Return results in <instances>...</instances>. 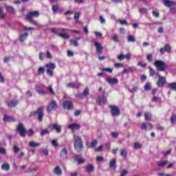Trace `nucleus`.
I'll use <instances>...</instances> for the list:
<instances>
[{"label":"nucleus","mask_w":176,"mask_h":176,"mask_svg":"<svg viewBox=\"0 0 176 176\" xmlns=\"http://www.w3.org/2000/svg\"><path fill=\"white\" fill-rule=\"evenodd\" d=\"M73 140L74 141V148L77 152H80L83 148V142L80 136L74 135Z\"/></svg>","instance_id":"nucleus-1"},{"label":"nucleus","mask_w":176,"mask_h":176,"mask_svg":"<svg viewBox=\"0 0 176 176\" xmlns=\"http://www.w3.org/2000/svg\"><path fill=\"white\" fill-rule=\"evenodd\" d=\"M107 98H108V94L105 91H102V96L97 98L96 102L100 107L105 105V102H107Z\"/></svg>","instance_id":"nucleus-2"},{"label":"nucleus","mask_w":176,"mask_h":176,"mask_svg":"<svg viewBox=\"0 0 176 176\" xmlns=\"http://www.w3.org/2000/svg\"><path fill=\"white\" fill-rule=\"evenodd\" d=\"M153 65L156 67L157 71H160L161 72H164V71H166V68H167V65H166V63L160 60H158L154 62Z\"/></svg>","instance_id":"nucleus-3"},{"label":"nucleus","mask_w":176,"mask_h":176,"mask_svg":"<svg viewBox=\"0 0 176 176\" xmlns=\"http://www.w3.org/2000/svg\"><path fill=\"white\" fill-rule=\"evenodd\" d=\"M34 115H38V122H42V120H43V108L38 107L35 111L31 112L30 114V118L34 116Z\"/></svg>","instance_id":"nucleus-4"},{"label":"nucleus","mask_w":176,"mask_h":176,"mask_svg":"<svg viewBox=\"0 0 176 176\" xmlns=\"http://www.w3.org/2000/svg\"><path fill=\"white\" fill-rule=\"evenodd\" d=\"M45 68H46V72L47 74L49 75L50 76H53L54 69H56V63H49L45 65Z\"/></svg>","instance_id":"nucleus-5"},{"label":"nucleus","mask_w":176,"mask_h":176,"mask_svg":"<svg viewBox=\"0 0 176 176\" xmlns=\"http://www.w3.org/2000/svg\"><path fill=\"white\" fill-rule=\"evenodd\" d=\"M58 108V104L56 100H52L50 102L47 106V111L48 113H52V111H56Z\"/></svg>","instance_id":"nucleus-6"},{"label":"nucleus","mask_w":176,"mask_h":176,"mask_svg":"<svg viewBox=\"0 0 176 176\" xmlns=\"http://www.w3.org/2000/svg\"><path fill=\"white\" fill-rule=\"evenodd\" d=\"M16 131L19 133L20 137L22 138H25L27 135V130L24 128V124L23 123H19L16 126Z\"/></svg>","instance_id":"nucleus-7"},{"label":"nucleus","mask_w":176,"mask_h":176,"mask_svg":"<svg viewBox=\"0 0 176 176\" xmlns=\"http://www.w3.org/2000/svg\"><path fill=\"white\" fill-rule=\"evenodd\" d=\"M155 74H156L155 79L158 78V80L157 81V86L158 87H163V86L166 85V77H163L160 76L159 73H155Z\"/></svg>","instance_id":"nucleus-8"},{"label":"nucleus","mask_w":176,"mask_h":176,"mask_svg":"<svg viewBox=\"0 0 176 176\" xmlns=\"http://www.w3.org/2000/svg\"><path fill=\"white\" fill-rule=\"evenodd\" d=\"M109 108L111 109V115L113 118H116L120 115V109L118 106L110 105Z\"/></svg>","instance_id":"nucleus-9"},{"label":"nucleus","mask_w":176,"mask_h":176,"mask_svg":"<svg viewBox=\"0 0 176 176\" xmlns=\"http://www.w3.org/2000/svg\"><path fill=\"white\" fill-rule=\"evenodd\" d=\"M49 129L51 131H52V130H56V133H58V134H60V133H61V125H59L57 123H54V124L50 125Z\"/></svg>","instance_id":"nucleus-10"},{"label":"nucleus","mask_w":176,"mask_h":176,"mask_svg":"<svg viewBox=\"0 0 176 176\" xmlns=\"http://www.w3.org/2000/svg\"><path fill=\"white\" fill-rule=\"evenodd\" d=\"M38 16H39V12H30L26 15V20H28V21H31V20H32V17H38Z\"/></svg>","instance_id":"nucleus-11"},{"label":"nucleus","mask_w":176,"mask_h":176,"mask_svg":"<svg viewBox=\"0 0 176 176\" xmlns=\"http://www.w3.org/2000/svg\"><path fill=\"white\" fill-rule=\"evenodd\" d=\"M160 52L161 54L166 53H171V46L168 44H166L164 47L160 48Z\"/></svg>","instance_id":"nucleus-12"},{"label":"nucleus","mask_w":176,"mask_h":176,"mask_svg":"<svg viewBox=\"0 0 176 176\" xmlns=\"http://www.w3.org/2000/svg\"><path fill=\"white\" fill-rule=\"evenodd\" d=\"M63 107L64 109H67L68 111L74 109V103L71 101H65L63 103Z\"/></svg>","instance_id":"nucleus-13"},{"label":"nucleus","mask_w":176,"mask_h":176,"mask_svg":"<svg viewBox=\"0 0 176 176\" xmlns=\"http://www.w3.org/2000/svg\"><path fill=\"white\" fill-rule=\"evenodd\" d=\"M106 82L109 83V85H118L119 80L115 78H106Z\"/></svg>","instance_id":"nucleus-14"},{"label":"nucleus","mask_w":176,"mask_h":176,"mask_svg":"<svg viewBox=\"0 0 176 176\" xmlns=\"http://www.w3.org/2000/svg\"><path fill=\"white\" fill-rule=\"evenodd\" d=\"M6 104L9 108H13L19 104V101L16 100H12L10 101L6 102Z\"/></svg>","instance_id":"nucleus-15"},{"label":"nucleus","mask_w":176,"mask_h":176,"mask_svg":"<svg viewBox=\"0 0 176 176\" xmlns=\"http://www.w3.org/2000/svg\"><path fill=\"white\" fill-rule=\"evenodd\" d=\"M164 5L165 6H167V8H171L173 6H175L176 3L175 1H173L170 0H164Z\"/></svg>","instance_id":"nucleus-16"},{"label":"nucleus","mask_w":176,"mask_h":176,"mask_svg":"<svg viewBox=\"0 0 176 176\" xmlns=\"http://www.w3.org/2000/svg\"><path fill=\"white\" fill-rule=\"evenodd\" d=\"M116 167H118V165L116 164V159L113 158L110 160L109 168L111 170H116Z\"/></svg>","instance_id":"nucleus-17"},{"label":"nucleus","mask_w":176,"mask_h":176,"mask_svg":"<svg viewBox=\"0 0 176 176\" xmlns=\"http://www.w3.org/2000/svg\"><path fill=\"white\" fill-rule=\"evenodd\" d=\"M95 46L96 47V53L98 54H102V49H104V47L101 46V43H95Z\"/></svg>","instance_id":"nucleus-18"},{"label":"nucleus","mask_w":176,"mask_h":176,"mask_svg":"<svg viewBox=\"0 0 176 176\" xmlns=\"http://www.w3.org/2000/svg\"><path fill=\"white\" fill-rule=\"evenodd\" d=\"M60 157L61 159H67L68 157V150L64 148L60 151Z\"/></svg>","instance_id":"nucleus-19"},{"label":"nucleus","mask_w":176,"mask_h":176,"mask_svg":"<svg viewBox=\"0 0 176 176\" xmlns=\"http://www.w3.org/2000/svg\"><path fill=\"white\" fill-rule=\"evenodd\" d=\"M67 129H70V130H79V129H80V125L79 124H72L67 126Z\"/></svg>","instance_id":"nucleus-20"},{"label":"nucleus","mask_w":176,"mask_h":176,"mask_svg":"<svg viewBox=\"0 0 176 176\" xmlns=\"http://www.w3.org/2000/svg\"><path fill=\"white\" fill-rule=\"evenodd\" d=\"M3 122H16V119L14 117L4 115L3 118Z\"/></svg>","instance_id":"nucleus-21"},{"label":"nucleus","mask_w":176,"mask_h":176,"mask_svg":"<svg viewBox=\"0 0 176 176\" xmlns=\"http://www.w3.org/2000/svg\"><path fill=\"white\" fill-rule=\"evenodd\" d=\"M54 174H56V175L60 176L61 174H63V170H61V168L60 166H56L55 168L53 170Z\"/></svg>","instance_id":"nucleus-22"},{"label":"nucleus","mask_w":176,"mask_h":176,"mask_svg":"<svg viewBox=\"0 0 176 176\" xmlns=\"http://www.w3.org/2000/svg\"><path fill=\"white\" fill-rule=\"evenodd\" d=\"M36 91L38 93V94H41V96H45V94L47 93V91H45L41 87H36Z\"/></svg>","instance_id":"nucleus-23"},{"label":"nucleus","mask_w":176,"mask_h":176,"mask_svg":"<svg viewBox=\"0 0 176 176\" xmlns=\"http://www.w3.org/2000/svg\"><path fill=\"white\" fill-rule=\"evenodd\" d=\"M6 10L10 14H14L16 13V10H14V8L10 6H6Z\"/></svg>","instance_id":"nucleus-24"},{"label":"nucleus","mask_w":176,"mask_h":176,"mask_svg":"<svg viewBox=\"0 0 176 176\" xmlns=\"http://www.w3.org/2000/svg\"><path fill=\"white\" fill-rule=\"evenodd\" d=\"M1 170H4V171H9V170H10V165L8 164V162H4L1 165Z\"/></svg>","instance_id":"nucleus-25"},{"label":"nucleus","mask_w":176,"mask_h":176,"mask_svg":"<svg viewBox=\"0 0 176 176\" xmlns=\"http://www.w3.org/2000/svg\"><path fill=\"white\" fill-rule=\"evenodd\" d=\"M86 171L87 173H93L94 171V165L91 164H89L86 167Z\"/></svg>","instance_id":"nucleus-26"},{"label":"nucleus","mask_w":176,"mask_h":176,"mask_svg":"<svg viewBox=\"0 0 176 176\" xmlns=\"http://www.w3.org/2000/svg\"><path fill=\"white\" fill-rule=\"evenodd\" d=\"M74 160H76V162H77L78 164H83V163L86 162V160H85V158H79L78 155L75 156Z\"/></svg>","instance_id":"nucleus-27"},{"label":"nucleus","mask_w":176,"mask_h":176,"mask_svg":"<svg viewBox=\"0 0 176 176\" xmlns=\"http://www.w3.org/2000/svg\"><path fill=\"white\" fill-rule=\"evenodd\" d=\"M67 87H69L72 89H78L79 84L74 83V82H69L67 84Z\"/></svg>","instance_id":"nucleus-28"},{"label":"nucleus","mask_w":176,"mask_h":176,"mask_svg":"<svg viewBox=\"0 0 176 176\" xmlns=\"http://www.w3.org/2000/svg\"><path fill=\"white\" fill-rule=\"evenodd\" d=\"M144 119L147 122L149 120H152V114H151V113L149 112L144 113Z\"/></svg>","instance_id":"nucleus-29"},{"label":"nucleus","mask_w":176,"mask_h":176,"mask_svg":"<svg viewBox=\"0 0 176 176\" xmlns=\"http://www.w3.org/2000/svg\"><path fill=\"white\" fill-rule=\"evenodd\" d=\"M97 144H98V142L97 140H94L91 143H87V146L89 148H95L97 146Z\"/></svg>","instance_id":"nucleus-30"},{"label":"nucleus","mask_w":176,"mask_h":176,"mask_svg":"<svg viewBox=\"0 0 176 176\" xmlns=\"http://www.w3.org/2000/svg\"><path fill=\"white\" fill-rule=\"evenodd\" d=\"M28 37V33L25 32L24 34H22L20 36L19 41H21V42H23V41H25V39H27Z\"/></svg>","instance_id":"nucleus-31"},{"label":"nucleus","mask_w":176,"mask_h":176,"mask_svg":"<svg viewBox=\"0 0 176 176\" xmlns=\"http://www.w3.org/2000/svg\"><path fill=\"white\" fill-rule=\"evenodd\" d=\"M168 163V161H160L157 163V167H159L160 168H162V167H164V166H166V164H167Z\"/></svg>","instance_id":"nucleus-32"},{"label":"nucleus","mask_w":176,"mask_h":176,"mask_svg":"<svg viewBox=\"0 0 176 176\" xmlns=\"http://www.w3.org/2000/svg\"><path fill=\"white\" fill-rule=\"evenodd\" d=\"M39 145H41V144L36 143L34 141L29 142V146H30V148H37V146H39Z\"/></svg>","instance_id":"nucleus-33"},{"label":"nucleus","mask_w":176,"mask_h":176,"mask_svg":"<svg viewBox=\"0 0 176 176\" xmlns=\"http://www.w3.org/2000/svg\"><path fill=\"white\" fill-rule=\"evenodd\" d=\"M144 89L146 91H148V90H151V89H152V85H151V82H146L144 85Z\"/></svg>","instance_id":"nucleus-34"},{"label":"nucleus","mask_w":176,"mask_h":176,"mask_svg":"<svg viewBox=\"0 0 176 176\" xmlns=\"http://www.w3.org/2000/svg\"><path fill=\"white\" fill-rule=\"evenodd\" d=\"M138 89L140 88L135 86V87H133L132 89H129V93H131L133 94L134 93H137V91H138Z\"/></svg>","instance_id":"nucleus-35"},{"label":"nucleus","mask_w":176,"mask_h":176,"mask_svg":"<svg viewBox=\"0 0 176 176\" xmlns=\"http://www.w3.org/2000/svg\"><path fill=\"white\" fill-rule=\"evenodd\" d=\"M57 35H58V36H60V38H63V39H69V34L58 33Z\"/></svg>","instance_id":"nucleus-36"},{"label":"nucleus","mask_w":176,"mask_h":176,"mask_svg":"<svg viewBox=\"0 0 176 176\" xmlns=\"http://www.w3.org/2000/svg\"><path fill=\"white\" fill-rule=\"evenodd\" d=\"M47 90L49 91V93H50V94H52V96H54L56 94L54 93V90L53 89V87H52V85H50L48 87H47Z\"/></svg>","instance_id":"nucleus-37"},{"label":"nucleus","mask_w":176,"mask_h":176,"mask_svg":"<svg viewBox=\"0 0 176 176\" xmlns=\"http://www.w3.org/2000/svg\"><path fill=\"white\" fill-rule=\"evenodd\" d=\"M168 87L172 90H176V82H172L168 84Z\"/></svg>","instance_id":"nucleus-38"},{"label":"nucleus","mask_w":176,"mask_h":176,"mask_svg":"<svg viewBox=\"0 0 176 176\" xmlns=\"http://www.w3.org/2000/svg\"><path fill=\"white\" fill-rule=\"evenodd\" d=\"M128 42H131L132 43H134L135 42V37L133 35L128 36Z\"/></svg>","instance_id":"nucleus-39"},{"label":"nucleus","mask_w":176,"mask_h":176,"mask_svg":"<svg viewBox=\"0 0 176 176\" xmlns=\"http://www.w3.org/2000/svg\"><path fill=\"white\" fill-rule=\"evenodd\" d=\"M111 39L112 41H114L117 43H119V37L118 36V34L111 35Z\"/></svg>","instance_id":"nucleus-40"},{"label":"nucleus","mask_w":176,"mask_h":176,"mask_svg":"<svg viewBox=\"0 0 176 176\" xmlns=\"http://www.w3.org/2000/svg\"><path fill=\"white\" fill-rule=\"evenodd\" d=\"M58 9H60V7L58 6V5L52 6V11L54 13H57V12H58Z\"/></svg>","instance_id":"nucleus-41"},{"label":"nucleus","mask_w":176,"mask_h":176,"mask_svg":"<svg viewBox=\"0 0 176 176\" xmlns=\"http://www.w3.org/2000/svg\"><path fill=\"white\" fill-rule=\"evenodd\" d=\"M146 60L148 61V63H152V60H153V55L152 54H147Z\"/></svg>","instance_id":"nucleus-42"},{"label":"nucleus","mask_w":176,"mask_h":176,"mask_svg":"<svg viewBox=\"0 0 176 176\" xmlns=\"http://www.w3.org/2000/svg\"><path fill=\"white\" fill-rule=\"evenodd\" d=\"M120 155H121L122 157H123L124 159H126V157H127L126 150H121Z\"/></svg>","instance_id":"nucleus-43"},{"label":"nucleus","mask_w":176,"mask_h":176,"mask_svg":"<svg viewBox=\"0 0 176 176\" xmlns=\"http://www.w3.org/2000/svg\"><path fill=\"white\" fill-rule=\"evenodd\" d=\"M139 12L141 14H145V13H148V8H140L139 9Z\"/></svg>","instance_id":"nucleus-44"},{"label":"nucleus","mask_w":176,"mask_h":176,"mask_svg":"<svg viewBox=\"0 0 176 176\" xmlns=\"http://www.w3.org/2000/svg\"><path fill=\"white\" fill-rule=\"evenodd\" d=\"M50 133L49 129H43L41 131V135L43 137V135H46V134H49Z\"/></svg>","instance_id":"nucleus-45"},{"label":"nucleus","mask_w":176,"mask_h":176,"mask_svg":"<svg viewBox=\"0 0 176 176\" xmlns=\"http://www.w3.org/2000/svg\"><path fill=\"white\" fill-rule=\"evenodd\" d=\"M148 68L150 69V76H155V75L156 76V74L157 72H155V69H153V68H152L151 67H149Z\"/></svg>","instance_id":"nucleus-46"},{"label":"nucleus","mask_w":176,"mask_h":176,"mask_svg":"<svg viewBox=\"0 0 176 176\" xmlns=\"http://www.w3.org/2000/svg\"><path fill=\"white\" fill-rule=\"evenodd\" d=\"M70 44L75 46V47H78V46H79V43H78V41L75 40H70Z\"/></svg>","instance_id":"nucleus-47"},{"label":"nucleus","mask_w":176,"mask_h":176,"mask_svg":"<svg viewBox=\"0 0 176 176\" xmlns=\"http://www.w3.org/2000/svg\"><path fill=\"white\" fill-rule=\"evenodd\" d=\"M51 49H52V50H54V52H58V46L55 45L54 44L51 45Z\"/></svg>","instance_id":"nucleus-48"},{"label":"nucleus","mask_w":176,"mask_h":176,"mask_svg":"<svg viewBox=\"0 0 176 176\" xmlns=\"http://www.w3.org/2000/svg\"><path fill=\"white\" fill-rule=\"evenodd\" d=\"M44 73H45V68L39 67L38 69V75H41V74H44Z\"/></svg>","instance_id":"nucleus-49"},{"label":"nucleus","mask_w":176,"mask_h":176,"mask_svg":"<svg viewBox=\"0 0 176 176\" xmlns=\"http://www.w3.org/2000/svg\"><path fill=\"white\" fill-rule=\"evenodd\" d=\"M19 151H20V148L19 146H14V147H13L14 153H19Z\"/></svg>","instance_id":"nucleus-50"},{"label":"nucleus","mask_w":176,"mask_h":176,"mask_svg":"<svg viewBox=\"0 0 176 176\" xmlns=\"http://www.w3.org/2000/svg\"><path fill=\"white\" fill-rule=\"evenodd\" d=\"M147 127H148V122L142 123L141 125L142 130H146Z\"/></svg>","instance_id":"nucleus-51"},{"label":"nucleus","mask_w":176,"mask_h":176,"mask_svg":"<svg viewBox=\"0 0 176 176\" xmlns=\"http://www.w3.org/2000/svg\"><path fill=\"white\" fill-rule=\"evenodd\" d=\"M152 13L154 17H159L160 14L158 10H153Z\"/></svg>","instance_id":"nucleus-52"},{"label":"nucleus","mask_w":176,"mask_h":176,"mask_svg":"<svg viewBox=\"0 0 176 176\" xmlns=\"http://www.w3.org/2000/svg\"><path fill=\"white\" fill-rule=\"evenodd\" d=\"M127 69H128V74H130V72H134V71H135V67H129L127 68Z\"/></svg>","instance_id":"nucleus-53"},{"label":"nucleus","mask_w":176,"mask_h":176,"mask_svg":"<svg viewBox=\"0 0 176 176\" xmlns=\"http://www.w3.org/2000/svg\"><path fill=\"white\" fill-rule=\"evenodd\" d=\"M103 148H104V146L100 145L99 147L96 148L95 151H96V152H101L102 151Z\"/></svg>","instance_id":"nucleus-54"},{"label":"nucleus","mask_w":176,"mask_h":176,"mask_svg":"<svg viewBox=\"0 0 176 176\" xmlns=\"http://www.w3.org/2000/svg\"><path fill=\"white\" fill-rule=\"evenodd\" d=\"M169 10L170 12V13H172L173 14H175V13L176 12V8L175 7H170L169 8Z\"/></svg>","instance_id":"nucleus-55"},{"label":"nucleus","mask_w":176,"mask_h":176,"mask_svg":"<svg viewBox=\"0 0 176 176\" xmlns=\"http://www.w3.org/2000/svg\"><path fill=\"white\" fill-rule=\"evenodd\" d=\"M138 65H139V67H142V68H145V67H146V63H144L143 62H139L138 63Z\"/></svg>","instance_id":"nucleus-56"},{"label":"nucleus","mask_w":176,"mask_h":176,"mask_svg":"<svg viewBox=\"0 0 176 176\" xmlns=\"http://www.w3.org/2000/svg\"><path fill=\"white\" fill-rule=\"evenodd\" d=\"M6 149L5 148L0 147V154L1 155H6Z\"/></svg>","instance_id":"nucleus-57"},{"label":"nucleus","mask_w":176,"mask_h":176,"mask_svg":"<svg viewBox=\"0 0 176 176\" xmlns=\"http://www.w3.org/2000/svg\"><path fill=\"white\" fill-rule=\"evenodd\" d=\"M170 122L172 123H175L176 122V115H173L170 118Z\"/></svg>","instance_id":"nucleus-58"},{"label":"nucleus","mask_w":176,"mask_h":176,"mask_svg":"<svg viewBox=\"0 0 176 176\" xmlns=\"http://www.w3.org/2000/svg\"><path fill=\"white\" fill-rule=\"evenodd\" d=\"M46 57H47V58H52V57H53L49 50H47Z\"/></svg>","instance_id":"nucleus-59"},{"label":"nucleus","mask_w":176,"mask_h":176,"mask_svg":"<svg viewBox=\"0 0 176 176\" xmlns=\"http://www.w3.org/2000/svg\"><path fill=\"white\" fill-rule=\"evenodd\" d=\"M84 96L86 97V96H89V88L85 87L84 91H83Z\"/></svg>","instance_id":"nucleus-60"},{"label":"nucleus","mask_w":176,"mask_h":176,"mask_svg":"<svg viewBox=\"0 0 176 176\" xmlns=\"http://www.w3.org/2000/svg\"><path fill=\"white\" fill-rule=\"evenodd\" d=\"M120 24H122V25H129V22H127V21L126 20H121L120 21Z\"/></svg>","instance_id":"nucleus-61"},{"label":"nucleus","mask_w":176,"mask_h":176,"mask_svg":"<svg viewBox=\"0 0 176 176\" xmlns=\"http://www.w3.org/2000/svg\"><path fill=\"white\" fill-rule=\"evenodd\" d=\"M52 145H53V146H58V143H57V140H53L52 141Z\"/></svg>","instance_id":"nucleus-62"},{"label":"nucleus","mask_w":176,"mask_h":176,"mask_svg":"<svg viewBox=\"0 0 176 176\" xmlns=\"http://www.w3.org/2000/svg\"><path fill=\"white\" fill-rule=\"evenodd\" d=\"M157 130H158L159 131H163V130H164V127L160 126V124H157Z\"/></svg>","instance_id":"nucleus-63"},{"label":"nucleus","mask_w":176,"mask_h":176,"mask_svg":"<svg viewBox=\"0 0 176 176\" xmlns=\"http://www.w3.org/2000/svg\"><path fill=\"white\" fill-rule=\"evenodd\" d=\"M82 113V111L80 110H76L74 112V116H79Z\"/></svg>","instance_id":"nucleus-64"}]
</instances>
